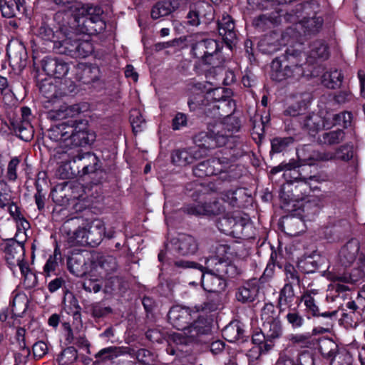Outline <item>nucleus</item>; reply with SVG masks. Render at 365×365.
Instances as JSON below:
<instances>
[{
  "label": "nucleus",
  "mask_w": 365,
  "mask_h": 365,
  "mask_svg": "<svg viewBox=\"0 0 365 365\" xmlns=\"http://www.w3.org/2000/svg\"><path fill=\"white\" fill-rule=\"evenodd\" d=\"M295 139L292 136H276L271 140V150L269 151V155L272 159L274 156L277 154L282 153L283 155L284 153L289 151L294 146Z\"/></svg>",
  "instance_id": "nucleus-29"
},
{
  "label": "nucleus",
  "mask_w": 365,
  "mask_h": 365,
  "mask_svg": "<svg viewBox=\"0 0 365 365\" xmlns=\"http://www.w3.org/2000/svg\"><path fill=\"white\" fill-rule=\"evenodd\" d=\"M168 317L174 327L182 330L191 320L198 317V313L189 307L176 305L170 309Z\"/></svg>",
  "instance_id": "nucleus-16"
},
{
  "label": "nucleus",
  "mask_w": 365,
  "mask_h": 365,
  "mask_svg": "<svg viewBox=\"0 0 365 365\" xmlns=\"http://www.w3.org/2000/svg\"><path fill=\"white\" fill-rule=\"evenodd\" d=\"M243 329L238 323H230L222 330L224 338L230 341L235 342L242 338Z\"/></svg>",
  "instance_id": "nucleus-45"
},
{
  "label": "nucleus",
  "mask_w": 365,
  "mask_h": 365,
  "mask_svg": "<svg viewBox=\"0 0 365 365\" xmlns=\"http://www.w3.org/2000/svg\"><path fill=\"white\" fill-rule=\"evenodd\" d=\"M182 330L190 341L192 342L200 340V337L207 334L210 328L204 319H198L190 326H186Z\"/></svg>",
  "instance_id": "nucleus-30"
},
{
  "label": "nucleus",
  "mask_w": 365,
  "mask_h": 365,
  "mask_svg": "<svg viewBox=\"0 0 365 365\" xmlns=\"http://www.w3.org/2000/svg\"><path fill=\"white\" fill-rule=\"evenodd\" d=\"M175 265L180 268H192L197 269L200 274V282L204 289L215 294L222 292L226 287L225 279L219 274L209 270L205 272L204 266L189 260H178Z\"/></svg>",
  "instance_id": "nucleus-11"
},
{
  "label": "nucleus",
  "mask_w": 365,
  "mask_h": 365,
  "mask_svg": "<svg viewBox=\"0 0 365 365\" xmlns=\"http://www.w3.org/2000/svg\"><path fill=\"white\" fill-rule=\"evenodd\" d=\"M299 48L290 46L287 47L284 53L276 57L271 63L270 78L272 81L280 82L289 78L297 80L302 76H314L312 71L306 73L304 65L313 66L328 59L330 55L329 47L324 40H316L309 45L307 53Z\"/></svg>",
  "instance_id": "nucleus-1"
},
{
  "label": "nucleus",
  "mask_w": 365,
  "mask_h": 365,
  "mask_svg": "<svg viewBox=\"0 0 365 365\" xmlns=\"http://www.w3.org/2000/svg\"><path fill=\"white\" fill-rule=\"evenodd\" d=\"M322 257L316 252L309 255H304L297 262V267L305 274L316 272L322 266Z\"/></svg>",
  "instance_id": "nucleus-28"
},
{
  "label": "nucleus",
  "mask_w": 365,
  "mask_h": 365,
  "mask_svg": "<svg viewBox=\"0 0 365 365\" xmlns=\"http://www.w3.org/2000/svg\"><path fill=\"white\" fill-rule=\"evenodd\" d=\"M205 270L215 272L223 277H234L238 274L236 266L227 259H222L217 257H209L205 259Z\"/></svg>",
  "instance_id": "nucleus-17"
},
{
  "label": "nucleus",
  "mask_w": 365,
  "mask_h": 365,
  "mask_svg": "<svg viewBox=\"0 0 365 365\" xmlns=\"http://www.w3.org/2000/svg\"><path fill=\"white\" fill-rule=\"evenodd\" d=\"M279 314H277L273 304H265L261 310V319L262 322L272 320V318H275L274 317H279Z\"/></svg>",
  "instance_id": "nucleus-62"
},
{
  "label": "nucleus",
  "mask_w": 365,
  "mask_h": 365,
  "mask_svg": "<svg viewBox=\"0 0 365 365\" xmlns=\"http://www.w3.org/2000/svg\"><path fill=\"white\" fill-rule=\"evenodd\" d=\"M48 137L60 143L57 148L71 152L74 148L91 145L96 135L88 129L86 122L69 120L51 126L48 130Z\"/></svg>",
  "instance_id": "nucleus-4"
},
{
  "label": "nucleus",
  "mask_w": 365,
  "mask_h": 365,
  "mask_svg": "<svg viewBox=\"0 0 365 365\" xmlns=\"http://www.w3.org/2000/svg\"><path fill=\"white\" fill-rule=\"evenodd\" d=\"M39 90L42 95L48 99L45 103V107L48 108L50 104L53 103H60L58 99V97L66 95L67 91L64 88H57V86L53 84L52 80L43 81L39 85Z\"/></svg>",
  "instance_id": "nucleus-22"
},
{
  "label": "nucleus",
  "mask_w": 365,
  "mask_h": 365,
  "mask_svg": "<svg viewBox=\"0 0 365 365\" xmlns=\"http://www.w3.org/2000/svg\"><path fill=\"white\" fill-rule=\"evenodd\" d=\"M309 157L304 158V163L297 161L294 158L289 160V162L282 161L277 166H274L269 171V178L272 179L273 176L280 172H284L282 176L284 177L287 185H284L280 190V199L282 201V208L287 211H290L288 208L291 202H295L299 199L297 193L294 192L292 190L293 183L299 180H305L307 178L303 176L301 170H303L302 167L305 165H312L307 163Z\"/></svg>",
  "instance_id": "nucleus-6"
},
{
  "label": "nucleus",
  "mask_w": 365,
  "mask_h": 365,
  "mask_svg": "<svg viewBox=\"0 0 365 365\" xmlns=\"http://www.w3.org/2000/svg\"><path fill=\"white\" fill-rule=\"evenodd\" d=\"M356 156V148L351 141L338 145L333 150L319 152L313 151L309 155L307 163L316 164L319 161H332L347 163Z\"/></svg>",
  "instance_id": "nucleus-10"
},
{
  "label": "nucleus",
  "mask_w": 365,
  "mask_h": 365,
  "mask_svg": "<svg viewBox=\"0 0 365 365\" xmlns=\"http://www.w3.org/2000/svg\"><path fill=\"white\" fill-rule=\"evenodd\" d=\"M250 197L248 190L245 188H238L222 193V200L232 207L247 206Z\"/></svg>",
  "instance_id": "nucleus-26"
},
{
  "label": "nucleus",
  "mask_w": 365,
  "mask_h": 365,
  "mask_svg": "<svg viewBox=\"0 0 365 365\" xmlns=\"http://www.w3.org/2000/svg\"><path fill=\"white\" fill-rule=\"evenodd\" d=\"M347 221L336 217H329L327 222L317 230L319 238L332 243L339 241L346 232Z\"/></svg>",
  "instance_id": "nucleus-12"
},
{
  "label": "nucleus",
  "mask_w": 365,
  "mask_h": 365,
  "mask_svg": "<svg viewBox=\"0 0 365 365\" xmlns=\"http://www.w3.org/2000/svg\"><path fill=\"white\" fill-rule=\"evenodd\" d=\"M97 267L104 271L106 274L111 273L117 269L116 259L111 255H103L97 259Z\"/></svg>",
  "instance_id": "nucleus-47"
},
{
  "label": "nucleus",
  "mask_w": 365,
  "mask_h": 365,
  "mask_svg": "<svg viewBox=\"0 0 365 365\" xmlns=\"http://www.w3.org/2000/svg\"><path fill=\"white\" fill-rule=\"evenodd\" d=\"M343 75L341 72L335 70L331 71L329 74L323 76V83L325 86L331 89H335L341 86L343 81Z\"/></svg>",
  "instance_id": "nucleus-49"
},
{
  "label": "nucleus",
  "mask_w": 365,
  "mask_h": 365,
  "mask_svg": "<svg viewBox=\"0 0 365 365\" xmlns=\"http://www.w3.org/2000/svg\"><path fill=\"white\" fill-rule=\"evenodd\" d=\"M68 269L76 277H83L87 272L85 258L79 255L68 258Z\"/></svg>",
  "instance_id": "nucleus-39"
},
{
  "label": "nucleus",
  "mask_w": 365,
  "mask_h": 365,
  "mask_svg": "<svg viewBox=\"0 0 365 365\" xmlns=\"http://www.w3.org/2000/svg\"><path fill=\"white\" fill-rule=\"evenodd\" d=\"M37 36L44 41H53L56 52L72 58H86L93 51L91 41L81 40L73 29L66 24L59 25L54 31L47 24H42L38 29Z\"/></svg>",
  "instance_id": "nucleus-3"
},
{
  "label": "nucleus",
  "mask_w": 365,
  "mask_h": 365,
  "mask_svg": "<svg viewBox=\"0 0 365 365\" xmlns=\"http://www.w3.org/2000/svg\"><path fill=\"white\" fill-rule=\"evenodd\" d=\"M222 92V88H218L209 91L206 97L202 93L192 96L187 103L190 110H195L202 106H207L204 102L206 98L207 101L215 100L213 103H209L205 109L207 117L220 120L227 115H232L235 109V103L221 95Z\"/></svg>",
  "instance_id": "nucleus-7"
},
{
  "label": "nucleus",
  "mask_w": 365,
  "mask_h": 365,
  "mask_svg": "<svg viewBox=\"0 0 365 365\" xmlns=\"http://www.w3.org/2000/svg\"><path fill=\"white\" fill-rule=\"evenodd\" d=\"M87 235V227H78L72 232H68V242L71 246L88 245V237Z\"/></svg>",
  "instance_id": "nucleus-41"
},
{
  "label": "nucleus",
  "mask_w": 365,
  "mask_h": 365,
  "mask_svg": "<svg viewBox=\"0 0 365 365\" xmlns=\"http://www.w3.org/2000/svg\"><path fill=\"white\" fill-rule=\"evenodd\" d=\"M240 128L239 119L232 115H227L222 120H217L212 123V132L215 135H218L217 141L221 145H226L230 138H232L235 133L237 132Z\"/></svg>",
  "instance_id": "nucleus-14"
},
{
  "label": "nucleus",
  "mask_w": 365,
  "mask_h": 365,
  "mask_svg": "<svg viewBox=\"0 0 365 365\" xmlns=\"http://www.w3.org/2000/svg\"><path fill=\"white\" fill-rule=\"evenodd\" d=\"M360 244L357 239L351 238L343 245L338 254L339 263L344 268L350 267L359 257Z\"/></svg>",
  "instance_id": "nucleus-18"
},
{
  "label": "nucleus",
  "mask_w": 365,
  "mask_h": 365,
  "mask_svg": "<svg viewBox=\"0 0 365 365\" xmlns=\"http://www.w3.org/2000/svg\"><path fill=\"white\" fill-rule=\"evenodd\" d=\"M284 272L286 276L285 284H292V286L299 284V274L293 264L290 263H286L284 265Z\"/></svg>",
  "instance_id": "nucleus-53"
},
{
  "label": "nucleus",
  "mask_w": 365,
  "mask_h": 365,
  "mask_svg": "<svg viewBox=\"0 0 365 365\" xmlns=\"http://www.w3.org/2000/svg\"><path fill=\"white\" fill-rule=\"evenodd\" d=\"M302 125L303 130L307 131L309 135L312 137H315L321 129H326L325 118L314 113L307 115Z\"/></svg>",
  "instance_id": "nucleus-31"
},
{
  "label": "nucleus",
  "mask_w": 365,
  "mask_h": 365,
  "mask_svg": "<svg viewBox=\"0 0 365 365\" xmlns=\"http://www.w3.org/2000/svg\"><path fill=\"white\" fill-rule=\"evenodd\" d=\"M89 312L94 318H101L107 316L112 312L109 306H106L103 302H95L88 307Z\"/></svg>",
  "instance_id": "nucleus-52"
},
{
  "label": "nucleus",
  "mask_w": 365,
  "mask_h": 365,
  "mask_svg": "<svg viewBox=\"0 0 365 365\" xmlns=\"http://www.w3.org/2000/svg\"><path fill=\"white\" fill-rule=\"evenodd\" d=\"M60 259V252L56 249L53 255H51L47 259L44 267L43 272L45 276L51 277L53 274H56V270L58 267V260Z\"/></svg>",
  "instance_id": "nucleus-51"
},
{
  "label": "nucleus",
  "mask_w": 365,
  "mask_h": 365,
  "mask_svg": "<svg viewBox=\"0 0 365 365\" xmlns=\"http://www.w3.org/2000/svg\"><path fill=\"white\" fill-rule=\"evenodd\" d=\"M208 124V132H200L195 135L194 138L195 143L196 144L194 148H201L205 150V155L207 154V150L212 149L216 147L223 146L218 143L217 138L218 135H215L212 132V123H207Z\"/></svg>",
  "instance_id": "nucleus-21"
},
{
  "label": "nucleus",
  "mask_w": 365,
  "mask_h": 365,
  "mask_svg": "<svg viewBox=\"0 0 365 365\" xmlns=\"http://www.w3.org/2000/svg\"><path fill=\"white\" fill-rule=\"evenodd\" d=\"M315 9L316 3L313 0L299 3L294 9H286L285 11L282 9H275L277 15H269V17L266 14L261 15L255 22L252 21V25L259 26L260 23H264L266 20L278 25L284 19L285 22L292 24L294 29H301L297 31L299 35L307 36L317 34L322 27L324 19L321 16H316Z\"/></svg>",
  "instance_id": "nucleus-2"
},
{
  "label": "nucleus",
  "mask_w": 365,
  "mask_h": 365,
  "mask_svg": "<svg viewBox=\"0 0 365 365\" xmlns=\"http://www.w3.org/2000/svg\"><path fill=\"white\" fill-rule=\"evenodd\" d=\"M285 319L287 324L294 330L302 328L305 324V319L299 313L297 307H289L285 316Z\"/></svg>",
  "instance_id": "nucleus-43"
},
{
  "label": "nucleus",
  "mask_w": 365,
  "mask_h": 365,
  "mask_svg": "<svg viewBox=\"0 0 365 365\" xmlns=\"http://www.w3.org/2000/svg\"><path fill=\"white\" fill-rule=\"evenodd\" d=\"M77 359V350L73 346H68L58 356L57 361L59 365H71Z\"/></svg>",
  "instance_id": "nucleus-48"
},
{
  "label": "nucleus",
  "mask_w": 365,
  "mask_h": 365,
  "mask_svg": "<svg viewBox=\"0 0 365 365\" xmlns=\"http://www.w3.org/2000/svg\"><path fill=\"white\" fill-rule=\"evenodd\" d=\"M221 304V299L220 294H215L213 297L210 296L207 301L204 303L202 309L205 312H214L219 309Z\"/></svg>",
  "instance_id": "nucleus-60"
},
{
  "label": "nucleus",
  "mask_w": 365,
  "mask_h": 365,
  "mask_svg": "<svg viewBox=\"0 0 365 365\" xmlns=\"http://www.w3.org/2000/svg\"><path fill=\"white\" fill-rule=\"evenodd\" d=\"M345 138L344 129L337 128L333 130H327L318 135L317 143L322 145L331 146L339 145Z\"/></svg>",
  "instance_id": "nucleus-34"
},
{
  "label": "nucleus",
  "mask_w": 365,
  "mask_h": 365,
  "mask_svg": "<svg viewBox=\"0 0 365 365\" xmlns=\"http://www.w3.org/2000/svg\"><path fill=\"white\" fill-rule=\"evenodd\" d=\"M221 43L212 38L199 41L192 45L190 53L200 65L217 68L222 66L225 58L221 54Z\"/></svg>",
  "instance_id": "nucleus-9"
},
{
  "label": "nucleus",
  "mask_w": 365,
  "mask_h": 365,
  "mask_svg": "<svg viewBox=\"0 0 365 365\" xmlns=\"http://www.w3.org/2000/svg\"><path fill=\"white\" fill-rule=\"evenodd\" d=\"M178 8L177 5L171 1H160L155 4L151 11V16L153 19L168 16Z\"/></svg>",
  "instance_id": "nucleus-42"
},
{
  "label": "nucleus",
  "mask_w": 365,
  "mask_h": 365,
  "mask_svg": "<svg viewBox=\"0 0 365 365\" xmlns=\"http://www.w3.org/2000/svg\"><path fill=\"white\" fill-rule=\"evenodd\" d=\"M276 365H315V359L312 353L304 351L299 354L297 360L286 355L280 356Z\"/></svg>",
  "instance_id": "nucleus-35"
},
{
  "label": "nucleus",
  "mask_w": 365,
  "mask_h": 365,
  "mask_svg": "<svg viewBox=\"0 0 365 365\" xmlns=\"http://www.w3.org/2000/svg\"><path fill=\"white\" fill-rule=\"evenodd\" d=\"M228 160L226 158L222 159L212 158L202 161L193 168V173L196 177L205 178L206 176L221 175L222 180H227L228 175L225 172Z\"/></svg>",
  "instance_id": "nucleus-13"
},
{
  "label": "nucleus",
  "mask_w": 365,
  "mask_h": 365,
  "mask_svg": "<svg viewBox=\"0 0 365 365\" xmlns=\"http://www.w3.org/2000/svg\"><path fill=\"white\" fill-rule=\"evenodd\" d=\"M236 217L226 215L218 220V229L227 235H230L232 229L235 225Z\"/></svg>",
  "instance_id": "nucleus-57"
},
{
  "label": "nucleus",
  "mask_w": 365,
  "mask_h": 365,
  "mask_svg": "<svg viewBox=\"0 0 365 365\" xmlns=\"http://www.w3.org/2000/svg\"><path fill=\"white\" fill-rule=\"evenodd\" d=\"M52 160L59 165V173L61 178H70L76 174L71 166V162L76 163L78 173L81 175L93 173L97 170L98 159L92 153H75L74 151L68 152L61 148H56L51 155Z\"/></svg>",
  "instance_id": "nucleus-5"
},
{
  "label": "nucleus",
  "mask_w": 365,
  "mask_h": 365,
  "mask_svg": "<svg viewBox=\"0 0 365 365\" xmlns=\"http://www.w3.org/2000/svg\"><path fill=\"white\" fill-rule=\"evenodd\" d=\"M81 109L78 105L68 106L66 103L60 104L56 108L48 111V118L53 120H62L67 118H73L79 114Z\"/></svg>",
  "instance_id": "nucleus-27"
},
{
  "label": "nucleus",
  "mask_w": 365,
  "mask_h": 365,
  "mask_svg": "<svg viewBox=\"0 0 365 365\" xmlns=\"http://www.w3.org/2000/svg\"><path fill=\"white\" fill-rule=\"evenodd\" d=\"M251 285L250 283H246L245 285L240 287L236 293V298L237 301L242 303L249 302L251 297Z\"/></svg>",
  "instance_id": "nucleus-64"
},
{
  "label": "nucleus",
  "mask_w": 365,
  "mask_h": 365,
  "mask_svg": "<svg viewBox=\"0 0 365 365\" xmlns=\"http://www.w3.org/2000/svg\"><path fill=\"white\" fill-rule=\"evenodd\" d=\"M128 354L143 365H154L157 357L154 353L146 349H129Z\"/></svg>",
  "instance_id": "nucleus-40"
},
{
  "label": "nucleus",
  "mask_w": 365,
  "mask_h": 365,
  "mask_svg": "<svg viewBox=\"0 0 365 365\" xmlns=\"http://www.w3.org/2000/svg\"><path fill=\"white\" fill-rule=\"evenodd\" d=\"M304 299L305 300V312L307 319L319 317H322L323 318L336 317V311L320 312L319 306L317 305V298H314L309 294H307V297Z\"/></svg>",
  "instance_id": "nucleus-33"
},
{
  "label": "nucleus",
  "mask_w": 365,
  "mask_h": 365,
  "mask_svg": "<svg viewBox=\"0 0 365 365\" xmlns=\"http://www.w3.org/2000/svg\"><path fill=\"white\" fill-rule=\"evenodd\" d=\"M14 131L24 141L31 140L34 136L33 127L26 119L15 125Z\"/></svg>",
  "instance_id": "nucleus-46"
},
{
  "label": "nucleus",
  "mask_w": 365,
  "mask_h": 365,
  "mask_svg": "<svg viewBox=\"0 0 365 365\" xmlns=\"http://www.w3.org/2000/svg\"><path fill=\"white\" fill-rule=\"evenodd\" d=\"M224 210L222 204L215 200L210 202L190 206L187 208V212L188 214L195 215H215L220 214Z\"/></svg>",
  "instance_id": "nucleus-25"
},
{
  "label": "nucleus",
  "mask_w": 365,
  "mask_h": 365,
  "mask_svg": "<svg viewBox=\"0 0 365 365\" xmlns=\"http://www.w3.org/2000/svg\"><path fill=\"white\" fill-rule=\"evenodd\" d=\"M104 225L101 221L93 222L88 227H87V236L88 237V245L94 247L98 245L102 236L104 235Z\"/></svg>",
  "instance_id": "nucleus-37"
},
{
  "label": "nucleus",
  "mask_w": 365,
  "mask_h": 365,
  "mask_svg": "<svg viewBox=\"0 0 365 365\" xmlns=\"http://www.w3.org/2000/svg\"><path fill=\"white\" fill-rule=\"evenodd\" d=\"M319 353L322 357L330 361L332 365L336 355L339 354L338 344L329 337H319L316 339Z\"/></svg>",
  "instance_id": "nucleus-23"
},
{
  "label": "nucleus",
  "mask_w": 365,
  "mask_h": 365,
  "mask_svg": "<svg viewBox=\"0 0 365 365\" xmlns=\"http://www.w3.org/2000/svg\"><path fill=\"white\" fill-rule=\"evenodd\" d=\"M289 344L302 348H309L312 344L310 332L290 334L287 336Z\"/></svg>",
  "instance_id": "nucleus-44"
},
{
  "label": "nucleus",
  "mask_w": 365,
  "mask_h": 365,
  "mask_svg": "<svg viewBox=\"0 0 365 365\" xmlns=\"http://www.w3.org/2000/svg\"><path fill=\"white\" fill-rule=\"evenodd\" d=\"M130 122L132 125L133 130L135 133L140 132L145 125V119L140 110L137 109H134L130 111Z\"/></svg>",
  "instance_id": "nucleus-55"
},
{
  "label": "nucleus",
  "mask_w": 365,
  "mask_h": 365,
  "mask_svg": "<svg viewBox=\"0 0 365 365\" xmlns=\"http://www.w3.org/2000/svg\"><path fill=\"white\" fill-rule=\"evenodd\" d=\"M247 225V222L245 219L236 216L235 225L232 229V232L230 234V235L236 238H242L243 237H245L246 234L245 233V230Z\"/></svg>",
  "instance_id": "nucleus-59"
},
{
  "label": "nucleus",
  "mask_w": 365,
  "mask_h": 365,
  "mask_svg": "<svg viewBox=\"0 0 365 365\" xmlns=\"http://www.w3.org/2000/svg\"><path fill=\"white\" fill-rule=\"evenodd\" d=\"M69 11L71 12V14L73 16L75 21L80 24V19L81 18H86V5H83L80 2H77L75 1L74 4L69 6Z\"/></svg>",
  "instance_id": "nucleus-58"
},
{
  "label": "nucleus",
  "mask_w": 365,
  "mask_h": 365,
  "mask_svg": "<svg viewBox=\"0 0 365 365\" xmlns=\"http://www.w3.org/2000/svg\"><path fill=\"white\" fill-rule=\"evenodd\" d=\"M20 163V160L17 158H13L9 163L6 172V178L9 181H15L17 179V167Z\"/></svg>",
  "instance_id": "nucleus-63"
},
{
  "label": "nucleus",
  "mask_w": 365,
  "mask_h": 365,
  "mask_svg": "<svg viewBox=\"0 0 365 365\" xmlns=\"http://www.w3.org/2000/svg\"><path fill=\"white\" fill-rule=\"evenodd\" d=\"M91 73V67L86 63H79L76 65L72 63L71 70L68 78L70 80L81 81L84 76Z\"/></svg>",
  "instance_id": "nucleus-50"
},
{
  "label": "nucleus",
  "mask_w": 365,
  "mask_h": 365,
  "mask_svg": "<svg viewBox=\"0 0 365 365\" xmlns=\"http://www.w3.org/2000/svg\"><path fill=\"white\" fill-rule=\"evenodd\" d=\"M262 322V329L252 330V360L259 359L267 354L274 346V340L281 337L283 333L279 317Z\"/></svg>",
  "instance_id": "nucleus-8"
},
{
  "label": "nucleus",
  "mask_w": 365,
  "mask_h": 365,
  "mask_svg": "<svg viewBox=\"0 0 365 365\" xmlns=\"http://www.w3.org/2000/svg\"><path fill=\"white\" fill-rule=\"evenodd\" d=\"M358 267L353 268L349 272V278L354 283H357L365 279V265L359 260Z\"/></svg>",
  "instance_id": "nucleus-61"
},
{
  "label": "nucleus",
  "mask_w": 365,
  "mask_h": 365,
  "mask_svg": "<svg viewBox=\"0 0 365 365\" xmlns=\"http://www.w3.org/2000/svg\"><path fill=\"white\" fill-rule=\"evenodd\" d=\"M175 248L182 255H193L198 249V244L192 236L182 234L178 238Z\"/></svg>",
  "instance_id": "nucleus-32"
},
{
  "label": "nucleus",
  "mask_w": 365,
  "mask_h": 365,
  "mask_svg": "<svg viewBox=\"0 0 365 365\" xmlns=\"http://www.w3.org/2000/svg\"><path fill=\"white\" fill-rule=\"evenodd\" d=\"M219 34L222 37L224 41L229 48H232L237 42V34L235 23L229 15H223L218 21Z\"/></svg>",
  "instance_id": "nucleus-20"
},
{
  "label": "nucleus",
  "mask_w": 365,
  "mask_h": 365,
  "mask_svg": "<svg viewBox=\"0 0 365 365\" xmlns=\"http://www.w3.org/2000/svg\"><path fill=\"white\" fill-rule=\"evenodd\" d=\"M86 9V18L83 21V24L97 23L101 21V16L103 12L101 6L87 4Z\"/></svg>",
  "instance_id": "nucleus-54"
},
{
  "label": "nucleus",
  "mask_w": 365,
  "mask_h": 365,
  "mask_svg": "<svg viewBox=\"0 0 365 365\" xmlns=\"http://www.w3.org/2000/svg\"><path fill=\"white\" fill-rule=\"evenodd\" d=\"M352 118L353 114L349 111H343L334 114L331 122L325 118L326 130H329L336 125H341L344 129L348 128L351 126Z\"/></svg>",
  "instance_id": "nucleus-38"
},
{
  "label": "nucleus",
  "mask_w": 365,
  "mask_h": 365,
  "mask_svg": "<svg viewBox=\"0 0 365 365\" xmlns=\"http://www.w3.org/2000/svg\"><path fill=\"white\" fill-rule=\"evenodd\" d=\"M5 258L11 267H16L24 259L25 250L23 243L17 241H11L6 244L4 250Z\"/></svg>",
  "instance_id": "nucleus-24"
},
{
  "label": "nucleus",
  "mask_w": 365,
  "mask_h": 365,
  "mask_svg": "<svg viewBox=\"0 0 365 365\" xmlns=\"http://www.w3.org/2000/svg\"><path fill=\"white\" fill-rule=\"evenodd\" d=\"M71 66L72 63L67 62L62 58L47 56L41 61L43 71L48 76L58 79L68 77Z\"/></svg>",
  "instance_id": "nucleus-15"
},
{
  "label": "nucleus",
  "mask_w": 365,
  "mask_h": 365,
  "mask_svg": "<svg viewBox=\"0 0 365 365\" xmlns=\"http://www.w3.org/2000/svg\"><path fill=\"white\" fill-rule=\"evenodd\" d=\"M294 298V286L289 284H284L279 292L277 299V308L279 309V313H282L285 310V308H283L282 306H287L288 309L293 307L292 303Z\"/></svg>",
  "instance_id": "nucleus-36"
},
{
  "label": "nucleus",
  "mask_w": 365,
  "mask_h": 365,
  "mask_svg": "<svg viewBox=\"0 0 365 365\" xmlns=\"http://www.w3.org/2000/svg\"><path fill=\"white\" fill-rule=\"evenodd\" d=\"M119 354L118 349L116 347H108L101 349L96 354V361L102 362L107 360H113Z\"/></svg>",
  "instance_id": "nucleus-56"
},
{
  "label": "nucleus",
  "mask_w": 365,
  "mask_h": 365,
  "mask_svg": "<svg viewBox=\"0 0 365 365\" xmlns=\"http://www.w3.org/2000/svg\"><path fill=\"white\" fill-rule=\"evenodd\" d=\"M204 154L205 150L201 148L178 149L172 153V161L176 165L185 166L201 158Z\"/></svg>",
  "instance_id": "nucleus-19"
}]
</instances>
